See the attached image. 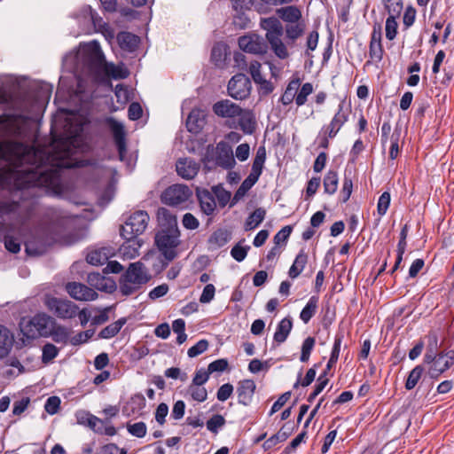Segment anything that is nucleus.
<instances>
[{"label":"nucleus","instance_id":"nucleus-4","mask_svg":"<svg viewBox=\"0 0 454 454\" xmlns=\"http://www.w3.org/2000/svg\"><path fill=\"white\" fill-rule=\"evenodd\" d=\"M179 237L180 231L175 218L170 219L168 225L155 236L157 247L168 261H172L177 255L176 248L180 244Z\"/></svg>","mask_w":454,"mask_h":454},{"label":"nucleus","instance_id":"nucleus-3","mask_svg":"<svg viewBox=\"0 0 454 454\" xmlns=\"http://www.w3.org/2000/svg\"><path fill=\"white\" fill-rule=\"evenodd\" d=\"M56 321L45 313H37L34 317L23 318L20 323V332L27 340L38 337H49L52 333Z\"/></svg>","mask_w":454,"mask_h":454},{"label":"nucleus","instance_id":"nucleus-51","mask_svg":"<svg viewBox=\"0 0 454 454\" xmlns=\"http://www.w3.org/2000/svg\"><path fill=\"white\" fill-rule=\"evenodd\" d=\"M399 15L389 14V17L386 20V37L388 40H393L397 34V22L396 18Z\"/></svg>","mask_w":454,"mask_h":454},{"label":"nucleus","instance_id":"nucleus-52","mask_svg":"<svg viewBox=\"0 0 454 454\" xmlns=\"http://www.w3.org/2000/svg\"><path fill=\"white\" fill-rule=\"evenodd\" d=\"M225 425V419L220 415L215 414L213 415L207 421V428L208 431L214 434H217L219 428L223 427Z\"/></svg>","mask_w":454,"mask_h":454},{"label":"nucleus","instance_id":"nucleus-58","mask_svg":"<svg viewBox=\"0 0 454 454\" xmlns=\"http://www.w3.org/2000/svg\"><path fill=\"white\" fill-rule=\"evenodd\" d=\"M207 348L208 341L207 340H200L194 346L191 347L188 349L187 355L190 357H195L205 352L207 349Z\"/></svg>","mask_w":454,"mask_h":454},{"label":"nucleus","instance_id":"nucleus-18","mask_svg":"<svg viewBox=\"0 0 454 454\" xmlns=\"http://www.w3.org/2000/svg\"><path fill=\"white\" fill-rule=\"evenodd\" d=\"M256 385L253 380H240L237 387V395L239 403L248 406L255 392Z\"/></svg>","mask_w":454,"mask_h":454},{"label":"nucleus","instance_id":"nucleus-39","mask_svg":"<svg viewBox=\"0 0 454 454\" xmlns=\"http://www.w3.org/2000/svg\"><path fill=\"white\" fill-rule=\"evenodd\" d=\"M266 160V150L263 146L258 148L256 152L255 158L254 159L252 171L250 174H253L259 177L262 174L263 164Z\"/></svg>","mask_w":454,"mask_h":454},{"label":"nucleus","instance_id":"nucleus-55","mask_svg":"<svg viewBox=\"0 0 454 454\" xmlns=\"http://www.w3.org/2000/svg\"><path fill=\"white\" fill-rule=\"evenodd\" d=\"M189 392L192 399L198 402H204L207 397V389L202 386L191 385Z\"/></svg>","mask_w":454,"mask_h":454},{"label":"nucleus","instance_id":"nucleus-35","mask_svg":"<svg viewBox=\"0 0 454 454\" xmlns=\"http://www.w3.org/2000/svg\"><path fill=\"white\" fill-rule=\"evenodd\" d=\"M318 303V297L311 296L300 314V318L304 324H308L316 314Z\"/></svg>","mask_w":454,"mask_h":454},{"label":"nucleus","instance_id":"nucleus-54","mask_svg":"<svg viewBox=\"0 0 454 454\" xmlns=\"http://www.w3.org/2000/svg\"><path fill=\"white\" fill-rule=\"evenodd\" d=\"M328 383V379L325 378V372L321 374L317 379V383L315 386L314 391L309 395L308 402L312 403L315 398L324 390Z\"/></svg>","mask_w":454,"mask_h":454},{"label":"nucleus","instance_id":"nucleus-8","mask_svg":"<svg viewBox=\"0 0 454 454\" xmlns=\"http://www.w3.org/2000/svg\"><path fill=\"white\" fill-rule=\"evenodd\" d=\"M150 222V216L145 210H136L125 219L121 228L123 239L137 238L143 234Z\"/></svg>","mask_w":454,"mask_h":454},{"label":"nucleus","instance_id":"nucleus-15","mask_svg":"<svg viewBox=\"0 0 454 454\" xmlns=\"http://www.w3.org/2000/svg\"><path fill=\"white\" fill-rule=\"evenodd\" d=\"M239 46L243 51L252 54H262L267 48L263 38L255 34L240 36Z\"/></svg>","mask_w":454,"mask_h":454},{"label":"nucleus","instance_id":"nucleus-42","mask_svg":"<svg viewBox=\"0 0 454 454\" xmlns=\"http://www.w3.org/2000/svg\"><path fill=\"white\" fill-rule=\"evenodd\" d=\"M286 426H284L277 434L267 439L263 442V448L270 450L276 446L278 443L285 442L290 435L289 432L285 431Z\"/></svg>","mask_w":454,"mask_h":454},{"label":"nucleus","instance_id":"nucleus-63","mask_svg":"<svg viewBox=\"0 0 454 454\" xmlns=\"http://www.w3.org/2000/svg\"><path fill=\"white\" fill-rule=\"evenodd\" d=\"M215 287L213 284H207L204 287L202 294L200 297L201 303H209L215 297Z\"/></svg>","mask_w":454,"mask_h":454},{"label":"nucleus","instance_id":"nucleus-61","mask_svg":"<svg viewBox=\"0 0 454 454\" xmlns=\"http://www.w3.org/2000/svg\"><path fill=\"white\" fill-rule=\"evenodd\" d=\"M234 387L231 383H225L218 388L216 397L220 402H225L231 396Z\"/></svg>","mask_w":454,"mask_h":454},{"label":"nucleus","instance_id":"nucleus-23","mask_svg":"<svg viewBox=\"0 0 454 454\" xmlns=\"http://www.w3.org/2000/svg\"><path fill=\"white\" fill-rule=\"evenodd\" d=\"M197 197L201 211L207 215H212L216 207L214 196L207 190H198Z\"/></svg>","mask_w":454,"mask_h":454},{"label":"nucleus","instance_id":"nucleus-22","mask_svg":"<svg viewBox=\"0 0 454 454\" xmlns=\"http://www.w3.org/2000/svg\"><path fill=\"white\" fill-rule=\"evenodd\" d=\"M277 14L286 24H293V23L303 21L301 20V18H302L301 12L295 5H288L286 7H281L277 10Z\"/></svg>","mask_w":454,"mask_h":454},{"label":"nucleus","instance_id":"nucleus-24","mask_svg":"<svg viewBox=\"0 0 454 454\" xmlns=\"http://www.w3.org/2000/svg\"><path fill=\"white\" fill-rule=\"evenodd\" d=\"M117 41L122 50L132 52L137 48L140 39L137 35L129 32H120L117 35Z\"/></svg>","mask_w":454,"mask_h":454},{"label":"nucleus","instance_id":"nucleus-7","mask_svg":"<svg viewBox=\"0 0 454 454\" xmlns=\"http://www.w3.org/2000/svg\"><path fill=\"white\" fill-rule=\"evenodd\" d=\"M77 59L82 63L84 74L98 73L104 67V55L97 42L83 45L77 54Z\"/></svg>","mask_w":454,"mask_h":454},{"label":"nucleus","instance_id":"nucleus-41","mask_svg":"<svg viewBox=\"0 0 454 454\" xmlns=\"http://www.w3.org/2000/svg\"><path fill=\"white\" fill-rule=\"evenodd\" d=\"M438 340L435 335L429 336V342L427 347V352L424 356V363L430 364L438 356L437 354Z\"/></svg>","mask_w":454,"mask_h":454},{"label":"nucleus","instance_id":"nucleus-26","mask_svg":"<svg viewBox=\"0 0 454 454\" xmlns=\"http://www.w3.org/2000/svg\"><path fill=\"white\" fill-rule=\"evenodd\" d=\"M88 282L98 290H112L114 287V283L111 279L105 278L98 272L89 273Z\"/></svg>","mask_w":454,"mask_h":454},{"label":"nucleus","instance_id":"nucleus-1","mask_svg":"<svg viewBox=\"0 0 454 454\" xmlns=\"http://www.w3.org/2000/svg\"><path fill=\"white\" fill-rule=\"evenodd\" d=\"M27 125V118L21 114L0 115V129L7 136H21ZM80 137L74 136L61 143V150L47 157L20 142H0V187L23 190L44 187L54 192L60 190V171L78 166L71 156L79 146Z\"/></svg>","mask_w":454,"mask_h":454},{"label":"nucleus","instance_id":"nucleus-27","mask_svg":"<svg viewBox=\"0 0 454 454\" xmlns=\"http://www.w3.org/2000/svg\"><path fill=\"white\" fill-rule=\"evenodd\" d=\"M293 328V322L290 317L283 318L278 325L274 333V340L278 343H283L287 339Z\"/></svg>","mask_w":454,"mask_h":454},{"label":"nucleus","instance_id":"nucleus-5","mask_svg":"<svg viewBox=\"0 0 454 454\" xmlns=\"http://www.w3.org/2000/svg\"><path fill=\"white\" fill-rule=\"evenodd\" d=\"M261 27L266 31V39L274 54L280 59H287L289 51L282 40L284 27L281 22L275 17L266 18L261 20Z\"/></svg>","mask_w":454,"mask_h":454},{"label":"nucleus","instance_id":"nucleus-31","mask_svg":"<svg viewBox=\"0 0 454 454\" xmlns=\"http://www.w3.org/2000/svg\"><path fill=\"white\" fill-rule=\"evenodd\" d=\"M204 120L203 114L199 109H192L186 120V126L190 132L197 133L202 128Z\"/></svg>","mask_w":454,"mask_h":454},{"label":"nucleus","instance_id":"nucleus-47","mask_svg":"<svg viewBox=\"0 0 454 454\" xmlns=\"http://www.w3.org/2000/svg\"><path fill=\"white\" fill-rule=\"evenodd\" d=\"M127 431L133 436L137 438H143L145 436L147 432V427L145 422L139 421L136 423H127L126 425Z\"/></svg>","mask_w":454,"mask_h":454},{"label":"nucleus","instance_id":"nucleus-40","mask_svg":"<svg viewBox=\"0 0 454 454\" xmlns=\"http://www.w3.org/2000/svg\"><path fill=\"white\" fill-rule=\"evenodd\" d=\"M230 233L225 230H217L209 238V243L215 247H222L230 240Z\"/></svg>","mask_w":454,"mask_h":454},{"label":"nucleus","instance_id":"nucleus-21","mask_svg":"<svg viewBox=\"0 0 454 454\" xmlns=\"http://www.w3.org/2000/svg\"><path fill=\"white\" fill-rule=\"evenodd\" d=\"M125 242L120 247L119 254L123 259H134L139 255L142 240L137 238L124 239Z\"/></svg>","mask_w":454,"mask_h":454},{"label":"nucleus","instance_id":"nucleus-53","mask_svg":"<svg viewBox=\"0 0 454 454\" xmlns=\"http://www.w3.org/2000/svg\"><path fill=\"white\" fill-rule=\"evenodd\" d=\"M249 249V246H242L241 242H239L231 248V255L234 260L240 262L245 260Z\"/></svg>","mask_w":454,"mask_h":454},{"label":"nucleus","instance_id":"nucleus-45","mask_svg":"<svg viewBox=\"0 0 454 454\" xmlns=\"http://www.w3.org/2000/svg\"><path fill=\"white\" fill-rule=\"evenodd\" d=\"M423 372L424 367L422 365H417L411 371L405 382V388L407 390H411L415 387L420 380Z\"/></svg>","mask_w":454,"mask_h":454},{"label":"nucleus","instance_id":"nucleus-36","mask_svg":"<svg viewBox=\"0 0 454 454\" xmlns=\"http://www.w3.org/2000/svg\"><path fill=\"white\" fill-rule=\"evenodd\" d=\"M300 85L301 82L299 79L292 80L288 83L285 92L280 98V101L283 105L287 106L291 104L294 100H295L296 93L297 90H299Z\"/></svg>","mask_w":454,"mask_h":454},{"label":"nucleus","instance_id":"nucleus-28","mask_svg":"<svg viewBox=\"0 0 454 454\" xmlns=\"http://www.w3.org/2000/svg\"><path fill=\"white\" fill-rule=\"evenodd\" d=\"M308 262V254L301 250L288 270V276L294 279L300 276Z\"/></svg>","mask_w":454,"mask_h":454},{"label":"nucleus","instance_id":"nucleus-2","mask_svg":"<svg viewBox=\"0 0 454 454\" xmlns=\"http://www.w3.org/2000/svg\"><path fill=\"white\" fill-rule=\"evenodd\" d=\"M151 278L145 264L141 262L129 263L121 275L119 283L120 292L123 295H131L139 291Z\"/></svg>","mask_w":454,"mask_h":454},{"label":"nucleus","instance_id":"nucleus-17","mask_svg":"<svg viewBox=\"0 0 454 454\" xmlns=\"http://www.w3.org/2000/svg\"><path fill=\"white\" fill-rule=\"evenodd\" d=\"M106 121L114 136V139L119 152L120 159L122 160L126 153V133L124 130V126L121 122L116 121L114 118H108Z\"/></svg>","mask_w":454,"mask_h":454},{"label":"nucleus","instance_id":"nucleus-64","mask_svg":"<svg viewBox=\"0 0 454 454\" xmlns=\"http://www.w3.org/2000/svg\"><path fill=\"white\" fill-rule=\"evenodd\" d=\"M57 342H66L68 339V331L63 326L54 325L51 335Z\"/></svg>","mask_w":454,"mask_h":454},{"label":"nucleus","instance_id":"nucleus-62","mask_svg":"<svg viewBox=\"0 0 454 454\" xmlns=\"http://www.w3.org/2000/svg\"><path fill=\"white\" fill-rule=\"evenodd\" d=\"M46 247L43 244L36 245L35 241L29 240L26 243V252L30 255H40L45 253Z\"/></svg>","mask_w":454,"mask_h":454},{"label":"nucleus","instance_id":"nucleus-20","mask_svg":"<svg viewBox=\"0 0 454 454\" xmlns=\"http://www.w3.org/2000/svg\"><path fill=\"white\" fill-rule=\"evenodd\" d=\"M213 112L222 118H234L241 113V107L229 99H223L213 105Z\"/></svg>","mask_w":454,"mask_h":454},{"label":"nucleus","instance_id":"nucleus-44","mask_svg":"<svg viewBox=\"0 0 454 454\" xmlns=\"http://www.w3.org/2000/svg\"><path fill=\"white\" fill-rule=\"evenodd\" d=\"M350 109L348 107L345 108V104L341 101L339 104L338 111L333 117L332 121L338 125V127L342 128V126L348 121L349 116Z\"/></svg>","mask_w":454,"mask_h":454},{"label":"nucleus","instance_id":"nucleus-12","mask_svg":"<svg viewBox=\"0 0 454 454\" xmlns=\"http://www.w3.org/2000/svg\"><path fill=\"white\" fill-rule=\"evenodd\" d=\"M227 90L232 98L243 100L250 95L251 82L247 75L238 74L230 80Z\"/></svg>","mask_w":454,"mask_h":454},{"label":"nucleus","instance_id":"nucleus-34","mask_svg":"<svg viewBox=\"0 0 454 454\" xmlns=\"http://www.w3.org/2000/svg\"><path fill=\"white\" fill-rule=\"evenodd\" d=\"M259 177L253 174H249V176L242 182L237 192H235L232 204L237 203L239 200H241L246 193L254 185Z\"/></svg>","mask_w":454,"mask_h":454},{"label":"nucleus","instance_id":"nucleus-49","mask_svg":"<svg viewBox=\"0 0 454 454\" xmlns=\"http://www.w3.org/2000/svg\"><path fill=\"white\" fill-rule=\"evenodd\" d=\"M316 340L313 337H307L301 345V353L300 356V360L302 363H306L309 361L311 351L315 347Z\"/></svg>","mask_w":454,"mask_h":454},{"label":"nucleus","instance_id":"nucleus-25","mask_svg":"<svg viewBox=\"0 0 454 454\" xmlns=\"http://www.w3.org/2000/svg\"><path fill=\"white\" fill-rule=\"evenodd\" d=\"M286 36L290 45L294 44L295 41L300 38L305 32L306 24L304 21H300L293 24H286L285 27Z\"/></svg>","mask_w":454,"mask_h":454},{"label":"nucleus","instance_id":"nucleus-56","mask_svg":"<svg viewBox=\"0 0 454 454\" xmlns=\"http://www.w3.org/2000/svg\"><path fill=\"white\" fill-rule=\"evenodd\" d=\"M352 191V180L350 178L345 177L343 180L342 188L340 192V199L343 203L347 202L349 200Z\"/></svg>","mask_w":454,"mask_h":454},{"label":"nucleus","instance_id":"nucleus-57","mask_svg":"<svg viewBox=\"0 0 454 454\" xmlns=\"http://www.w3.org/2000/svg\"><path fill=\"white\" fill-rule=\"evenodd\" d=\"M60 398L59 396H51L49 397L44 404V409L47 413L50 415H54L59 411L60 406Z\"/></svg>","mask_w":454,"mask_h":454},{"label":"nucleus","instance_id":"nucleus-9","mask_svg":"<svg viewBox=\"0 0 454 454\" xmlns=\"http://www.w3.org/2000/svg\"><path fill=\"white\" fill-rule=\"evenodd\" d=\"M192 197V191L185 184H173L167 188L162 196V202L171 207L187 208Z\"/></svg>","mask_w":454,"mask_h":454},{"label":"nucleus","instance_id":"nucleus-14","mask_svg":"<svg viewBox=\"0 0 454 454\" xmlns=\"http://www.w3.org/2000/svg\"><path fill=\"white\" fill-rule=\"evenodd\" d=\"M32 203L30 201L22 200L21 202L1 200L0 201V215H17L20 219L27 218L30 215Z\"/></svg>","mask_w":454,"mask_h":454},{"label":"nucleus","instance_id":"nucleus-60","mask_svg":"<svg viewBox=\"0 0 454 454\" xmlns=\"http://www.w3.org/2000/svg\"><path fill=\"white\" fill-rule=\"evenodd\" d=\"M383 3L389 14L400 15L403 9L402 0H383Z\"/></svg>","mask_w":454,"mask_h":454},{"label":"nucleus","instance_id":"nucleus-13","mask_svg":"<svg viewBox=\"0 0 454 454\" xmlns=\"http://www.w3.org/2000/svg\"><path fill=\"white\" fill-rule=\"evenodd\" d=\"M428 374L433 379H437L454 364V350L438 353L437 357L430 364Z\"/></svg>","mask_w":454,"mask_h":454},{"label":"nucleus","instance_id":"nucleus-30","mask_svg":"<svg viewBox=\"0 0 454 454\" xmlns=\"http://www.w3.org/2000/svg\"><path fill=\"white\" fill-rule=\"evenodd\" d=\"M111 254L106 247L93 250L90 252L86 256L88 263L95 266L103 265L107 262Z\"/></svg>","mask_w":454,"mask_h":454},{"label":"nucleus","instance_id":"nucleus-29","mask_svg":"<svg viewBox=\"0 0 454 454\" xmlns=\"http://www.w3.org/2000/svg\"><path fill=\"white\" fill-rule=\"evenodd\" d=\"M240 129L246 134H252L255 129V121L253 114L248 110H243L238 114Z\"/></svg>","mask_w":454,"mask_h":454},{"label":"nucleus","instance_id":"nucleus-6","mask_svg":"<svg viewBox=\"0 0 454 454\" xmlns=\"http://www.w3.org/2000/svg\"><path fill=\"white\" fill-rule=\"evenodd\" d=\"M261 27L266 31V39L274 54L280 59H287L289 51L282 40L284 27L281 22L275 17L266 18L261 20Z\"/></svg>","mask_w":454,"mask_h":454},{"label":"nucleus","instance_id":"nucleus-46","mask_svg":"<svg viewBox=\"0 0 454 454\" xmlns=\"http://www.w3.org/2000/svg\"><path fill=\"white\" fill-rule=\"evenodd\" d=\"M106 73L114 79H125L129 76V70L123 66L109 64L106 66Z\"/></svg>","mask_w":454,"mask_h":454},{"label":"nucleus","instance_id":"nucleus-33","mask_svg":"<svg viewBox=\"0 0 454 454\" xmlns=\"http://www.w3.org/2000/svg\"><path fill=\"white\" fill-rule=\"evenodd\" d=\"M266 215V211L262 207L256 208L253 213H251L244 224L245 231H252L258 227L262 221L264 220Z\"/></svg>","mask_w":454,"mask_h":454},{"label":"nucleus","instance_id":"nucleus-43","mask_svg":"<svg viewBox=\"0 0 454 454\" xmlns=\"http://www.w3.org/2000/svg\"><path fill=\"white\" fill-rule=\"evenodd\" d=\"M261 64L258 61H252L249 65V73L256 83L265 84L269 91H271L272 88L270 84L262 77L261 74Z\"/></svg>","mask_w":454,"mask_h":454},{"label":"nucleus","instance_id":"nucleus-48","mask_svg":"<svg viewBox=\"0 0 454 454\" xmlns=\"http://www.w3.org/2000/svg\"><path fill=\"white\" fill-rule=\"evenodd\" d=\"M313 92V85L310 82L304 83L300 90H297L295 103L298 106H303L307 102V98Z\"/></svg>","mask_w":454,"mask_h":454},{"label":"nucleus","instance_id":"nucleus-38","mask_svg":"<svg viewBox=\"0 0 454 454\" xmlns=\"http://www.w3.org/2000/svg\"><path fill=\"white\" fill-rule=\"evenodd\" d=\"M339 177L334 170H329L324 178L325 192L330 195L333 194L338 188Z\"/></svg>","mask_w":454,"mask_h":454},{"label":"nucleus","instance_id":"nucleus-59","mask_svg":"<svg viewBox=\"0 0 454 454\" xmlns=\"http://www.w3.org/2000/svg\"><path fill=\"white\" fill-rule=\"evenodd\" d=\"M390 205V193L384 192L379 198L377 210L380 215H384Z\"/></svg>","mask_w":454,"mask_h":454},{"label":"nucleus","instance_id":"nucleus-50","mask_svg":"<svg viewBox=\"0 0 454 454\" xmlns=\"http://www.w3.org/2000/svg\"><path fill=\"white\" fill-rule=\"evenodd\" d=\"M58 355L59 348L51 343H46L43 347L42 362L47 364L51 363Z\"/></svg>","mask_w":454,"mask_h":454},{"label":"nucleus","instance_id":"nucleus-19","mask_svg":"<svg viewBox=\"0 0 454 454\" xmlns=\"http://www.w3.org/2000/svg\"><path fill=\"white\" fill-rule=\"evenodd\" d=\"M176 168L178 176L184 179L190 180L197 176L200 165L192 159L184 158L177 160Z\"/></svg>","mask_w":454,"mask_h":454},{"label":"nucleus","instance_id":"nucleus-32","mask_svg":"<svg viewBox=\"0 0 454 454\" xmlns=\"http://www.w3.org/2000/svg\"><path fill=\"white\" fill-rule=\"evenodd\" d=\"M12 344V334L6 327L0 325V357H4L8 355Z\"/></svg>","mask_w":454,"mask_h":454},{"label":"nucleus","instance_id":"nucleus-16","mask_svg":"<svg viewBox=\"0 0 454 454\" xmlns=\"http://www.w3.org/2000/svg\"><path fill=\"white\" fill-rule=\"evenodd\" d=\"M66 290L72 298L77 301H94L98 298L96 291L82 283H68L66 286Z\"/></svg>","mask_w":454,"mask_h":454},{"label":"nucleus","instance_id":"nucleus-37","mask_svg":"<svg viewBox=\"0 0 454 454\" xmlns=\"http://www.w3.org/2000/svg\"><path fill=\"white\" fill-rule=\"evenodd\" d=\"M127 319L125 317H121L117 321L108 325L105 328H103L99 333V337L102 339H110L114 337L121 329V327L126 324Z\"/></svg>","mask_w":454,"mask_h":454},{"label":"nucleus","instance_id":"nucleus-10","mask_svg":"<svg viewBox=\"0 0 454 454\" xmlns=\"http://www.w3.org/2000/svg\"><path fill=\"white\" fill-rule=\"evenodd\" d=\"M44 304L51 312L62 319L73 318L77 315L78 307L71 301L46 296Z\"/></svg>","mask_w":454,"mask_h":454},{"label":"nucleus","instance_id":"nucleus-11","mask_svg":"<svg viewBox=\"0 0 454 454\" xmlns=\"http://www.w3.org/2000/svg\"><path fill=\"white\" fill-rule=\"evenodd\" d=\"M210 155L215 164L224 169H231L236 164L232 147L226 141H220L212 147Z\"/></svg>","mask_w":454,"mask_h":454}]
</instances>
